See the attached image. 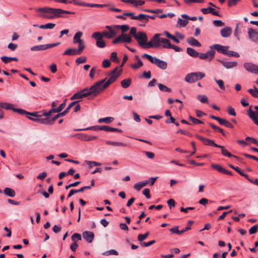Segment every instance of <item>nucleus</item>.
<instances>
[{"label": "nucleus", "mask_w": 258, "mask_h": 258, "mask_svg": "<svg viewBox=\"0 0 258 258\" xmlns=\"http://www.w3.org/2000/svg\"><path fill=\"white\" fill-rule=\"evenodd\" d=\"M37 12H42L43 14L40 16L43 18L52 19L61 17L62 14H73L74 13L61 10L49 7L39 8Z\"/></svg>", "instance_id": "obj_1"}, {"label": "nucleus", "mask_w": 258, "mask_h": 258, "mask_svg": "<svg viewBox=\"0 0 258 258\" xmlns=\"http://www.w3.org/2000/svg\"><path fill=\"white\" fill-rule=\"evenodd\" d=\"M98 83H95L91 86L90 88H85L84 89L75 93L71 97V100H75L82 99L83 98L89 97V99H91L99 95L100 93L97 88Z\"/></svg>", "instance_id": "obj_2"}, {"label": "nucleus", "mask_w": 258, "mask_h": 258, "mask_svg": "<svg viewBox=\"0 0 258 258\" xmlns=\"http://www.w3.org/2000/svg\"><path fill=\"white\" fill-rule=\"evenodd\" d=\"M122 70H118V68L116 67L108 75L109 79L106 81V78L101 80L96 83H98L97 87L100 93H101L104 90L106 89L110 84L113 83L116 81L118 77L121 75Z\"/></svg>", "instance_id": "obj_3"}, {"label": "nucleus", "mask_w": 258, "mask_h": 258, "mask_svg": "<svg viewBox=\"0 0 258 258\" xmlns=\"http://www.w3.org/2000/svg\"><path fill=\"white\" fill-rule=\"evenodd\" d=\"M205 77V74L201 72L190 73L185 77V81L188 83H193Z\"/></svg>", "instance_id": "obj_4"}, {"label": "nucleus", "mask_w": 258, "mask_h": 258, "mask_svg": "<svg viewBox=\"0 0 258 258\" xmlns=\"http://www.w3.org/2000/svg\"><path fill=\"white\" fill-rule=\"evenodd\" d=\"M28 115H31L34 117H28V118L33 121L38 122L43 124L47 125L48 118H43L42 113L41 112H28Z\"/></svg>", "instance_id": "obj_5"}, {"label": "nucleus", "mask_w": 258, "mask_h": 258, "mask_svg": "<svg viewBox=\"0 0 258 258\" xmlns=\"http://www.w3.org/2000/svg\"><path fill=\"white\" fill-rule=\"evenodd\" d=\"M105 28L108 30V31H103L101 33L104 37L107 39H111L116 36L118 31L115 25L106 26Z\"/></svg>", "instance_id": "obj_6"}, {"label": "nucleus", "mask_w": 258, "mask_h": 258, "mask_svg": "<svg viewBox=\"0 0 258 258\" xmlns=\"http://www.w3.org/2000/svg\"><path fill=\"white\" fill-rule=\"evenodd\" d=\"M160 34H156L147 44L145 49L158 47L161 42V38H160Z\"/></svg>", "instance_id": "obj_7"}, {"label": "nucleus", "mask_w": 258, "mask_h": 258, "mask_svg": "<svg viewBox=\"0 0 258 258\" xmlns=\"http://www.w3.org/2000/svg\"><path fill=\"white\" fill-rule=\"evenodd\" d=\"M135 39L137 41L138 44L143 48H145L147 46L148 37L146 34L144 32H138V35H136Z\"/></svg>", "instance_id": "obj_8"}, {"label": "nucleus", "mask_w": 258, "mask_h": 258, "mask_svg": "<svg viewBox=\"0 0 258 258\" xmlns=\"http://www.w3.org/2000/svg\"><path fill=\"white\" fill-rule=\"evenodd\" d=\"M132 39L130 35L125 33H121L118 37L112 41V43L114 44L119 43H130L132 42Z\"/></svg>", "instance_id": "obj_9"}, {"label": "nucleus", "mask_w": 258, "mask_h": 258, "mask_svg": "<svg viewBox=\"0 0 258 258\" xmlns=\"http://www.w3.org/2000/svg\"><path fill=\"white\" fill-rule=\"evenodd\" d=\"M103 35L100 32H96L92 35V37L96 40V44L98 47L104 48L106 44L104 40H103Z\"/></svg>", "instance_id": "obj_10"}, {"label": "nucleus", "mask_w": 258, "mask_h": 258, "mask_svg": "<svg viewBox=\"0 0 258 258\" xmlns=\"http://www.w3.org/2000/svg\"><path fill=\"white\" fill-rule=\"evenodd\" d=\"M60 44V42H57L55 43L51 44H42L40 45H36L33 46L31 48V50L32 51H42L45 50L53 47L56 46Z\"/></svg>", "instance_id": "obj_11"}, {"label": "nucleus", "mask_w": 258, "mask_h": 258, "mask_svg": "<svg viewBox=\"0 0 258 258\" xmlns=\"http://www.w3.org/2000/svg\"><path fill=\"white\" fill-rule=\"evenodd\" d=\"M82 35L83 33L81 31H78L77 32L74 36L73 42L74 43H78L79 47L84 49L85 47V46L83 40L81 39Z\"/></svg>", "instance_id": "obj_12"}, {"label": "nucleus", "mask_w": 258, "mask_h": 258, "mask_svg": "<svg viewBox=\"0 0 258 258\" xmlns=\"http://www.w3.org/2000/svg\"><path fill=\"white\" fill-rule=\"evenodd\" d=\"M254 109L258 110V106H255ZM248 115L249 117L252 120L254 124L258 125V110L253 111L250 107L248 110Z\"/></svg>", "instance_id": "obj_13"}, {"label": "nucleus", "mask_w": 258, "mask_h": 258, "mask_svg": "<svg viewBox=\"0 0 258 258\" xmlns=\"http://www.w3.org/2000/svg\"><path fill=\"white\" fill-rule=\"evenodd\" d=\"M196 137L201 141L205 145L213 146L216 148L218 147V145L216 144L212 140L207 139L198 135H196Z\"/></svg>", "instance_id": "obj_14"}, {"label": "nucleus", "mask_w": 258, "mask_h": 258, "mask_svg": "<svg viewBox=\"0 0 258 258\" xmlns=\"http://www.w3.org/2000/svg\"><path fill=\"white\" fill-rule=\"evenodd\" d=\"M74 136L77 137L79 139L86 142L91 141L97 139V137L94 136L87 135L83 134H77Z\"/></svg>", "instance_id": "obj_15"}, {"label": "nucleus", "mask_w": 258, "mask_h": 258, "mask_svg": "<svg viewBox=\"0 0 258 258\" xmlns=\"http://www.w3.org/2000/svg\"><path fill=\"white\" fill-rule=\"evenodd\" d=\"M83 50V49L79 47H78V49H76L75 48H69L63 52V55L71 56L80 54L82 53Z\"/></svg>", "instance_id": "obj_16"}, {"label": "nucleus", "mask_w": 258, "mask_h": 258, "mask_svg": "<svg viewBox=\"0 0 258 258\" xmlns=\"http://www.w3.org/2000/svg\"><path fill=\"white\" fill-rule=\"evenodd\" d=\"M243 66L247 71L251 73L256 74L258 69V66L251 62H245Z\"/></svg>", "instance_id": "obj_17"}, {"label": "nucleus", "mask_w": 258, "mask_h": 258, "mask_svg": "<svg viewBox=\"0 0 258 258\" xmlns=\"http://www.w3.org/2000/svg\"><path fill=\"white\" fill-rule=\"evenodd\" d=\"M134 18H135L136 20H138L142 23V24H140L141 26H145L149 21V15L140 14L138 16H136V17H134Z\"/></svg>", "instance_id": "obj_18"}, {"label": "nucleus", "mask_w": 258, "mask_h": 258, "mask_svg": "<svg viewBox=\"0 0 258 258\" xmlns=\"http://www.w3.org/2000/svg\"><path fill=\"white\" fill-rule=\"evenodd\" d=\"M215 52L214 50H210L208 51L205 53H200L199 55L200 58L205 59L209 58V61H211L214 57Z\"/></svg>", "instance_id": "obj_19"}, {"label": "nucleus", "mask_w": 258, "mask_h": 258, "mask_svg": "<svg viewBox=\"0 0 258 258\" xmlns=\"http://www.w3.org/2000/svg\"><path fill=\"white\" fill-rule=\"evenodd\" d=\"M210 48L211 49H215L217 50L218 52L226 55L229 46H223L220 44H216L211 46Z\"/></svg>", "instance_id": "obj_20"}, {"label": "nucleus", "mask_w": 258, "mask_h": 258, "mask_svg": "<svg viewBox=\"0 0 258 258\" xmlns=\"http://www.w3.org/2000/svg\"><path fill=\"white\" fill-rule=\"evenodd\" d=\"M151 63L156 64L158 68L162 70H165L167 67L166 62L161 60L157 57H154L153 62Z\"/></svg>", "instance_id": "obj_21"}, {"label": "nucleus", "mask_w": 258, "mask_h": 258, "mask_svg": "<svg viewBox=\"0 0 258 258\" xmlns=\"http://www.w3.org/2000/svg\"><path fill=\"white\" fill-rule=\"evenodd\" d=\"M211 167L221 173L232 175L231 171L225 169L219 164H212Z\"/></svg>", "instance_id": "obj_22"}, {"label": "nucleus", "mask_w": 258, "mask_h": 258, "mask_svg": "<svg viewBox=\"0 0 258 258\" xmlns=\"http://www.w3.org/2000/svg\"><path fill=\"white\" fill-rule=\"evenodd\" d=\"M83 238L88 242L91 243L94 238V234L91 231H85L82 234Z\"/></svg>", "instance_id": "obj_23"}, {"label": "nucleus", "mask_w": 258, "mask_h": 258, "mask_svg": "<svg viewBox=\"0 0 258 258\" xmlns=\"http://www.w3.org/2000/svg\"><path fill=\"white\" fill-rule=\"evenodd\" d=\"M201 11L204 14L211 13L214 16H220L219 14L217 11H215L214 9L210 7L207 8H202Z\"/></svg>", "instance_id": "obj_24"}, {"label": "nucleus", "mask_w": 258, "mask_h": 258, "mask_svg": "<svg viewBox=\"0 0 258 258\" xmlns=\"http://www.w3.org/2000/svg\"><path fill=\"white\" fill-rule=\"evenodd\" d=\"M220 62L225 68L228 69L234 68L237 66L236 61H225L220 60Z\"/></svg>", "instance_id": "obj_25"}, {"label": "nucleus", "mask_w": 258, "mask_h": 258, "mask_svg": "<svg viewBox=\"0 0 258 258\" xmlns=\"http://www.w3.org/2000/svg\"><path fill=\"white\" fill-rule=\"evenodd\" d=\"M248 34L249 38L253 41L258 40V32L255 31L252 28H249L248 30Z\"/></svg>", "instance_id": "obj_26"}, {"label": "nucleus", "mask_w": 258, "mask_h": 258, "mask_svg": "<svg viewBox=\"0 0 258 258\" xmlns=\"http://www.w3.org/2000/svg\"><path fill=\"white\" fill-rule=\"evenodd\" d=\"M217 148H219L221 149L222 154L223 156H227L228 157H233L236 159H238V157L237 156L232 155L226 149H225L224 146L218 145V147Z\"/></svg>", "instance_id": "obj_27"}, {"label": "nucleus", "mask_w": 258, "mask_h": 258, "mask_svg": "<svg viewBox=\"0 0 258 258\" xmlns=\"http://www.w3.org/2000/svg\"><path fill=\"white\" fill-rule=\"evenodd\" d=\"M221 35L223 37H228L232 33V29L230 27H226L220 31Z\"/></svg>", "instance_id": "obj_28"}, {"label": "nucleus", "mask_w": 258, "mask_h": 258, "mask_svg": "<svg viewBox=\"0 0 258 258\" xmlns=\"http://www.w3.org/2000/svg\"><path fill=\"white\" fill-rule=\"evenodd\" d=\"M186 41L191 46H196L198 47H200L201 46V44L194 37H190L188 38Z\"/></svg>", "instance_id": "obj_29"}, {"label": "nucleus", "mask_w": 258, "mask_h": 258, "mask_svg": "<svg viewBox=\"0 0 258 258\" xmlns=\"http://www.w3.org/2000/svg\"><path fill=\"white\" fill-rule=\"evenodd\" d=\"M55 116L53 117L51 119L48 118L47 125H52L54 121L59 117L63 116V113L62 112H58Z\"/></svg>", "instance_id": "obj_30"}, {"label": "nucleus", "mask_w": 258, "mask_h": 258, "mask_svg": "<svg viewBox=\"0 0 258 258\" xmlns=\"http://www.w3.org/2000/svg\"><path fill=\"white\" fill-rule=\"evenodd\" d=\"M186 52L189 55L193 57H198L199 55V52L196 51L194 49L190 47L187 48Z\"/></svg>", "instance_id": "obj_31"}, {"label": "nucleus", "mask_w": 258, "mask_h": 258, "mask_svg": "<svg viewBox=\"0 0 258 258\" xmlns=\"http://www.w3.org/2000/svg\"><path fill=\"white\" fill-rule=\"evenodd\" d=\"M4 192L10 197H14L15 196L14 190L9 187H6L4 190Z\"/></svg>", "instance_id": "obj_32"}, {"label": "nucleus", "mask_w": 258, "mask_h": 258, "mask_svg": "<svg viewBox=\"0 0 258 258\" xmlns=\"http://www.w3.org/2000/svg\"><path fill=\"white\" fill-rule=\"evenodd\" d=\"M161 42L162 44V46L164 48H170L171 46V44L170 41L166 38H161Z\"/></svg>", "instance_id": "obj_33"}, {"label": "nucleus", "mask_w": 258, "mask_h": 258, "mask_svg": "<svg viewBox=\"0 0 258 258\" xmlns=\"http://www.w3.org/2000/svg\"><path fill=\"white\" fill-rule=\"evenodd\" d=\"M1 108H4L6 110H13L14 107L12 104L0 102Z\"/></svg>", "instance_id": "obj_34"}, {"label": "nucleus", "mask_w": 258, "mask_h": 258, "mask_svg": "<svg viewBox=\"0 0 258 258\" xmlns=\"http://www.w3.org/2000/svg\"><path fill=\"white\" fill-rule=\"evenodd\" d=\"M131 79H124L121 82V86L123 88H127L131 85Z\"/></svg>", "instance_id": "obj_35"}, {"label": "nucleus", "mask_w": 258, "mask_h": 258, "mask_svg": "<svg viewBox=\"0 0 258 258\" xmlns=\"http://www.w3.org/2000/svg\"><path fill=\"white\" fill-rule=\"evenodd\" d=\"M219 123L230 128L234 127L233 125L225 119L222 118Z\"/></svg>", "instance_id": "obj_36"}, {"label": "nucleus", "mask_w": 258, "mask_h": 258, "mask_svg": "<svg viewBox=\"0 0 258 258\" xmlns=\"http://www.w3.org/2000/svg\"><path fill=\"white\" fill-rule=\"evenodd\" d=\"M114 120L113 117H106L105 118H101L99 119L98 122L99 123H102V122H105L106 123H109L113 121Z\"/></svg>", "instance_id": "obj_37"}, {"label": "nucleus", "mask_w": 258, "mask_h": 258, "mask_svg": "<svg viewBox=\"0 0 258 258\" xmlns=\"http://www.w3.org/2000/svg\"><path fill=\"white\" fill-rule=\"evenodd\" d=\"M117 28V31L118 32L119 29L121 30L122 33H124V32H126L130 29L129 26L127 25H115Z\"/></svg>", "instance_id": "obj_38"}, {"label": "nucleus", "mask_w": 258, "mask_h": 258, "mask_svg": "<svg viewBox=\"0 0 258 258\" xmlns=\"http://www.w3.org/2000/svg\"><path fill=\"white\" fill-rule=\"evenodd\" d=\"M248 92L254 97H258V89L255 86H253V89H249Z\"/></svg>", "instance_id": "obj_39"}, {"label": "nucleus", "mask_w": 258, "mask_h": 258, "mask_svg": "<svg viewBox=\"0 0 258 258\" xmlns=\"http://www.w3.org/2000/svg\"><path fill=\"white\" fill-rule=\"evenodd\" d=\"M55 24L54 23H47L45 25H41L39 26V28L40 29H52L54 28Z\"/></svg>", "instance_id": "obj_40"}, {"label": "nucleus", "mask_w": 258, "mask_h": 258, "mask_svg": "<svg viewBox=\"0 0 258 258\" xmlns=\"http://www.w3.org/2000/svg\"><path fill=\"white\" fill-rule=\"evenodd\" d=\"M157 85L159 87V90L161 91L167 92H170L171 91V90L170 88L165 86L164 85H163L160 83H158V84H157Z\"/></svg>", "instance_id": "obj_41"}, {"label": "nucleus", "mask_w": 258, "mask_h": 258, "mask_svg": "<svg viewBox=\"0 0 258 258\" xmlns=\"http://www.w3.org/2000/svg\"><path fill=\"white\" fill-rule=\"evenodd\" d=\"M170 231L173 233H176L178 235H181L184 233V231L183 230H178V226H175L173 228H171L170 229Z\"/></svg>", "instance_id": "obj_42"}, {"label": "nucleus", "mask_w": 258, "mask_h": 258, "mask_svg": "<svg viewBox=\"0 0 258 258\" xmlns=\"http://www.w3.org/2000/svg\"><path fill=\"white\" fill-rule=\"evenodd\" d=\"M106 143L108 145H111L112 146H123L125 147L126 146V144L120 143V142H111L109 141H106Z\"/></svg>", "instance_id": "obj_43"}, {"label": "nucleus", "mask_w": 258, "mask_h": 258, "mask_svg": "<svg viewBox=\"0 0 258 258\" xmlns=\"http://www.w3.org/2000/svg\"><path fill=\"white\" fill-rule=\"evenodd\" d=\"M197 98L202 103H207L208 102V98L205 95H199Z\"/></svg>", "instance_id": "obj_44"}, {"label": "nucleus", "mask_w": 258, "mask_h": 258, "mask_svg": "<svg viewBox=\"0 0 258 258\" xmlns=\"http://www.w3.org/2000/svg\"><path fill=\"white\" fill-rule=\"evenodd\" d=\"M41 112L42 113L43 116H44L47 118H49L52 113L56 112V110L55 108H51L47 112H46L45 110H42Z\"/></svg>", "instance_id": "obj_45"}, {"label": "nucleus", "mask_w": 258, "mask_h": 258, "mask_svg": "<svg viewBox=\"0 0 258 258\" xmlns=\"http://www.w3.org/2000/svg\"><path fill=\"white\" fill-rule=\"evenodd\" d=\"M104 255H118V252L115 249H110L107 250L103 253Z\"/></svg>", "instance_id": "obj_46"}, {"label": "nucleus", "mask_w": 258, "mask_h": 258, "mask_svg": "<svg viewBox=\"0 0 258 258\" xmlns=\"http://www.w3.org/2000/svg\"><path fill=\"white\" fill-rule=\"evenodd\" d=\"M188 23V20H182L181 18H178L177 21V24L179 25L180 26L184 27H185Z\"/></svg>", "instance_id": "obj_47"}, {"label": "nucleus", "mask_w": 258, "mask_h": 258, "mask_svg": "<svg viewBox=\"0 0 258 258\" xmlns=\"http://www.w3.org/2000/svg\"><path fill=\"white\" fill-rule=\"evenodd\" d=\"M143 66L142 61H138L137 63H133L131 65V67L134 70H137Z\"/></svg>", "instance_id": "obj_48"}, {"label": "nucleus", "mask_w": 258, "mask_h": 258, "mask_svg": "<svg viewBox=\"0 0 258 258\" xmlns=\"http://www.w3.org/2000/svg\"><path fill=\"white\" fill-rule=\"evenodd\" d=\"M215 81L216 82V83L219 86V88L223 90H224L225 89V87L224 86V82L222 80H217L216 78H214Z\"/></svg>", "instance_id": "obj_49"}, {"label": "nucleus", "mask_w": 258, "mask_h": 258, "mask_svg": "<svg viewBox=\"0 0 258 258\" xmlns=\"http://www.w3.org/2000/svg\"><path fill=\"white\" fill-rule=\"evenodd\" d=\"M73 3L76 4V5H77L78 6H84V7H91V8H93V4H88V3H77V1H75V0H73Z\"/></svg>", "instance_id": "obj_50"}, {"label": "nucleus", "mask_w": 258, "mask_h": 258, "mask_svg": "<svg viewBox=\"0 0 258 258\" xmlns=\"http://www.w3.org/2000/svg\"><path fill=\"white\" fill-rule=\"evenodd\" d=\"M72 240L73 242L76 241L77 240H81L82 239L81 234L79 233H74L71 237Z\"/></svg>", "instance_id": "obj_51"}, {"label": "nucleus", "mask_w": 258, "mask_h": 258, "mask_svg": "<svg viewBox=\"0 0 258 258\" xmlns=\"http://www.w3.org/2000/svg\"><path fill=\"white\" fill-rule=\"evenodd\" d=\"M149 234L150 233L149 232H146L144 234H139L138 235V239L139 241H143L149 235Z\"/></svg>", "instance_id": "obj_52"}, {"label": "nucleus", "mask_w": 258, "mask_h": 258, "mask_svg": "<svg viewBox=\"0 0 258 258\" xmlns=\"http://www.w3.org/2000/svg\"><path fill=\"white\" fill-rule=\"evenodd\" d=\"M86 61L87 58L84 56L79 57L76 59V62L78 64L85 63Z\"/></svg>", "instance_id": "obj_53"}, {"label": "nucleus", "mask_w": 258, "mask_h": 258, "mask_svg": "<svg viewBox=\"0 0 258 258\" xmlns=\"http://www.w3.org/2000/svg\"><path fill=\"white\" fill-rule=\"evenodd\" d=\"M226 55H228V56H233L235 57H239V54L238 53L233 51H228L227 50V53L226 54Z\"/></svg>", "instance_id": "obj_54"}, {"label": "nucleus", "mask_w": 258, "mask_h": 258, "mask_svg": "<svg viewBox=\"0 0 258 258\" xmlns=\"http://www.w3.org/2000/svg\"><path fill=\"white\" fill-rule=\"evenodd\" d=\"M14 112H16L20 114H27L28 115V112L26 110L21 109V108H14L13 110Z\"/></svg>", "instance_id": "obj_55"}, {"label": "nucleus", "mask_w": 258, "mask_h": 258, "mask_svg": "<svg viewBox=\"0 0 258 258\" xmlns=\"http://www.w3.org/2000/svg\"><path fill=\"white\" fill-rule=\"evenodd\" d=\"M188 118L191 121H192V122L194 124H201V123H203V121H202L196 118H194L191 116H189Z\"/></svg>", "instance_id": "obj_56"}, {"label": "nucleus", "mask_w": 258, "mask_h": 258, "mask_svg": "<svg viewBox=\"0 0 258 258\" xmlns=\"http://www.w3.org/2000/svg\"><path fill=\"white\" fill-rule=\"evenodd\" d=\"M133 3L132 4L136 7L139 6H143L145 4V2L141 0H133Z\"/></svg>", "instance_id": "obj_57"}, {"label": "nucleus", "mask_w": 258, "mask_h": 258, "mask_svg": "<svg viewBox=\"0 0 258 258\" xmlns=\"http://www.w3.org/2000/svg\"><path fill=\"white\" fill-rule=\"evenodd\" d=\"M240 0H228V6L229 7H233L235 6Z\"/></svg>", "instance_id": "obj_58"}, {"label": "nucleus", "mask_w": 258, "mask_h": 258, "mask_svg": "<svg viewBox=\"0 0 258 258\" xmlns=\"http://www.w3.org/2000/svg\"><path fill=\"white\" fill-rule=\"evenodd\" d=\"M213 24L216 27H222L224 26L225 24L221 20H214L213 21Z\"/></svg>", "instance_id": "obj_59"}, {"label": "nucleus", "mask_w": 258, "mask_h": 258, "mask_svg": "<svg viewBox=\"0 0 258 258\" xmlns=\"http://www.w3.org/2000/svg\"><path fill=\"white\" fill-rule=\"evenodd\" d=\"M258 229V225H255L250 228L249 230V233L250 234H253L255 233Z\"/></svg>", "instance_id": "obj_60"}, {"label": "nucleus", "mask_w": 258, "mask_h": 258, "mask_svg": "<svg viewBox=\"0 0 258 258\" xmlns=\"http://www.w3.org/2000/svg\"><path fill=\"white\" fill-rule=\"evenodd\" d=\"M128 35H130L131 36H133L135 38L136 35H138V33H137V28L136 27H132Z\"/></svg>", "instance_id": "obj_61"}, {"label": "nucleus", "mask_w": 258, "mask_h": 258, "mask_svg": "<svg viewBox=\"0 0 258 258\" xmlns=\"http://www.w3.org/2000/svg\"><path fill=\"white\" fill-rule=\"evenodd\" d=\"M18 47V45L15 43H10L8 45V48L12 51L15 50Z\"/></svg>", "instance_id": "obj_62"}, {"label": "nucleus", "mask_w": 258, "mask_h": 258, "mask_svg": "<svg viewBox=\"0 0 258 258\" xmlns=\"http://www.w3.org/2000/svg\"><path fill=\"white\" fill-rule=\"evenodd\" d=\"M110 59L114 62H117L118 61L117 57V53L116 52H113L111 53Z\"/></svg>", "instance_id": "obj_63"}, {"label": "nucleus", "mask_w": 258, "mask_h": 258, "mask_svg": "<svg viewBox=\"0 0 258 258\" xmlns=\"http://www.w3.org/2000/svg\"><path fill=\"white\" fill-rule=\"evenodd\" d=\"M143 194L147 198L150 199L151 198L150 194V189L149 188H145L143 191Z\"/></svg>", "instance_id": "obj_64"}]
</instances>
